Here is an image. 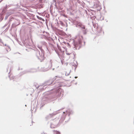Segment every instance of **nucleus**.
Wrapping results in <instances>:
<instances>
[{
    "instance_id": "obj_1",
    "label": "nucleus",
    "mask_w": 134,
    "mask_h": 134,
    "mask_svg": "<svg viewBox=\"0 0 134 134\" xmlns=\"http://www.w3.org/2000/svg\"><path fill=\"white\" fill-rule=\"evenodd\" d=\"M38 59L40 60L41 62L43 61L45 58L44 54L42 52L40 53L39 55L38 56Z\"/></svg>"
},
{
    "instance_id": "obj_2",
    "label": "nucleus",
    "mask_w": 134,
    "mask_h": 134,
    "mask_svg": "<svg viewBox=\"0 0 134 134\" xmlns=\"http://www.w3.org/2000/svg\"><path fill=\"white\" fill-rule=\"evenodd\" d=\"M58 122V121H57L56 120H53L52 122V124H51V126L52 127H53V125H54L55 126L53 127L54 128L55 127L57 124Z\"/></svg>"
},
{
    "instance_id": "obj_3",
    "label": "nucleus",
    "mask_w": 134,
    "mask_h": 134,
    "mask_svg": "<svg viewBox=\"0 0 134 134\" xmlns=\"http://www.w3.org/2000/svg\"><path fill=\"white\" fill-rule=\"evenodd\" d=\"M53 132L54 134H60V133L57 130H53Z\"/></svg>"
},
{
    "instance_id": "obj_4",
    "label": "nucleus",
    "mask_w": 134,
    "mask_h": 134,
    "mask_svg": "<svg viewBox=\"0 0 134 134\" xmlns=\"http://www.w3.org/2000/svg\"><path fill=\"white\" fill-rule=\"evenodd\" d=\"M82 25V23L80 22L78 23L77 24V25L78 26H79L80 27L81 26V25Z\"/></svg>"
},
{
    "instance_id": "obj_5",
    "label": "nucleus",
    "mask_w": 134,
    "mask_h": 134,
    "mask_svg": "<svg viewBox=\"0 0 134 134\" xmlns=\"http://www.w3.org/2000/svg\"><path fill=\"white\" fill-rule=\"evenodd\" d=\"M83 29H85V26L82 25H81V26H80Z\"/></svg>"
},
{
    "instance_id": "obj_6",
    "label": "nucleus",
    "mask_w": 134,
    "mask_h": 134,
    "mask_svg": "<svg viewBox=\"0 0 134 134\" xmlns=\"http://www.w3.org/2000/svg\"><path fill=\"white\" fill-rule=\"evenodd\" d=\"M66 54L68 55H69L70 54V53H68V52L66 51Z\"/></svg>"
},
{
    "instance_id": "obj_7",
    "label": "nucleus",
    "mask_w": 134,
    "mask_h": 134,
    "mask_svg": "<svg viewBox=\"0 0 134 134\" xmlns=\"http://www.w3.org/2000/svg\"><path fill=\"white\" fill-rule=\"evenodd\" d=\"M42 134H48L46 132H44L43 133H42Z\"/></svg>"
},
{
    "instance_id": "obj_8",
    "label": "nucleus",
    "mask_w": 134,
    "mask_h": 134,
    "mask_svg": "<svg viewBox=\"0 0 134 134\" xmlns=\"http://www.w3.org/2000/svg\"><path fill=\"white\" fill-rule=\"evenodd\" d=\"M77 77H75V78H76Z\"/></svg>"
},
{
    "instance_id": "obj_9",
    "label": "nucleus",
    "mask_w": 134,
    "mask_h": 134,
    "mask_svg": "<svg viewBox=\"0 0 134 134\" xmlns=\"http://www.w3.org/2000/svg\"><path fill=\"white\" fill-rule=\"evenodd\" d=\"M63 113H65V112H63Z\"/></svg>"
}]
</instances>
